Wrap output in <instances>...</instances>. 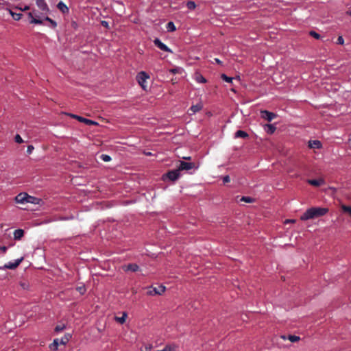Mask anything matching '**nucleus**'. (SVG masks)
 <instances>
[{"label": "nucleus", "instance_id": "1", "mask_svg": "<svg viewBox=\"0 0 351 351\" xmlns=\"http://www.w3.org/2000/svg\"><path fill=\"white\" fill-rule=\"evenodd\" d=\"M328 212L326 208L312 207L306 210V212L300 217L302 221H306L316 217L325 215Z\"/></svg>", "mask_w": 351, "mask_h": 351}, {"label": "nucleus", "instance_id": "2", "mask_svg": "<svg viewBox=\"0 0 351 351\" xmlns=\"http://www.w3.org/2000/svg\"><path fill=\"white\" fill-rule=\"evenodd\" d=\"M36 4L41 11V15L45 16L50 13V9L45 0H36Z\"/></svg>", "mask_w": 351, "mask_h": 351}, {"label": "nucleus", "instance_id": "3", "mask_svg": "<svg viewBox=\"0 0 351 351\" xmlns=\"http://www.w3.org/2000/svg\"><path fill=\"white\" fill-rule=\"evenodd\" d=\"M149 75L144 71H141L138 73L136 76V80L139 85L144 89H146L147 85V80L149 78Z\"/></svg>", "mask_w": 351, "mask_h": 351}, {"label": "nucleus", "instance_id": "4", "mask_svg": "<svg viewBox=\"0 0 351 351\" xmlns=\"http://www.w3.org/2000/svg\"><path fill=\"white\" fill-rule=\"evenodd\" d=\"M166 290V287L163 285H158L156 287H150L149 290L147 292L149 295H161Z\"/></svg>", "mask_w": 351, "mask_h": 351}, {"label": "nucleus", "instance_id": "5", "mask_svg": "<svg viewBox=\"0 0 351 351\" xmlns=\"http://www.w3.org/2000/svg\"><path fill=\"white\" fill-rule=\"evenodd\" d=\"M197 168L194 162H188L185 161H180V165L178 167V170L180 171H189L193 169Z\"/></svg>", "mask_w": 351, "mask_h": 351}, {"label": "nucleus", "instance_id": "6", "mask_svg": "<svg viewBox=\"0 0 351 351\" xmlns=\"http://www.w3.org/2000/svg\"><path fill=\"white\" fill-rule=\"evenodd\" d=\"M28 16L29 18H31L30 23L37 24V25H42L43 23V21L42 19H40V16H38L35 10H33L32 12H29L28 13Z\"/></svg>", "mask_w": 351, "mask_h": 351}, {"label": "nucleus", "instance_id": "7", "mask_svg": "<svg viewBox=\"0 0 351 351\" xmlns=\"http://www.w3.org/2000/svg\"><path fill=\"white\" fill-rule=\"evenodd\" d=\"M261 118L267 120L269 122L271 121L274 119H275L277 117V115L275 113L267 111L266 110L261 111Z\"/></svg>", "mask_w": 351, "mask_h": 351}, {"label": "nucleus", "instance_id": "8", "mask_svg": "<svg viewBox=\"0 0 351 351\" xmlns=\"http://www.w3.org/2000/svg\"><path fill=\"white\" fill-rule=\"evenodd\" d=\"M69 115L72 118H74V119L78 120L80 122L84 123H86L88 125H97V124L95 121H94L93 120L88 119L84 118L82 117L76 115V114H70Z\"/></svg>", "mask_w": 351, "mask_h": 351}, {"label": "nucleus", "instance_id": "9", "mask_svg": "<svg viewBox=\"0 0 351 351\" xmlns=\"http://www.w3.org/2000/svg\"><path fill=\"white\" fill-rule=\"evenodd\" d=\"M154 43L158 48H159L162 51L167 52H172L171 50L166 45L162 43L159 38H155L154 40Z\"/></svg>", "mask_w": 351, "mask_h": 351}, {"label": "nucleus", "instance_id": "10", "mask_svg": "<svg viewBox=\"0 0 351 351\" xmlns=\"http://www.w3.org/2000/svg\"><path fill=\"white\" fill-rule=\"evenodd\" d=\"M166 176L170 180L175 181L180 177V171L178 169L169 171L166 173Z\"/></svg>", "mask_w": 351, "mask_h": 351}, {"label": "nucleus", "instance_id": "11", "mask_svg": "<svg viewBox=\"0 0 351 351\" xmlns=\"http://www.w3.org/2000/svg\"><path fill=\"white\" fill-rule=\"evenodd\" d=\"M122 268L125 271H131L132 272H136L139 270L138 265L135 263H130L126 265H123Z\"/></svg>", "mask_w": 351, "mask_h": 351}, {"label": "nucleus", "instance_id": "12", "mask_svg": "<svg viewBox=\"0 0 351 351\" xmlns=\"http://www.w3.org/2000/svg\"><path fill=\"white\" fill-rule=\"evenodd\" d=\"M23 259V258H21L19 259L16 260L15 262L14 263L10 262L5 264L4 265V267L10 269H14L20 265Z\"/></svg>", "mask_w": 351, "mask_h": 351}, {"label": "nucleus", "instance_id": "13", "mask_svg": "<svg viewBox=\"0 0 351 351\" xmlns=\"http://www.w3.org/2000/svg\"><path fill=\"white\" fill-rule=\"evenodd\" d=\"M27 196L26 193H21L16 196L15 201L16 203L25 204L26 203Z\"/></svg>", "mask_w": 351, "mask_h": 351}, {"label": "nucleus", "instance_id": "14", "mask_svg": "<svg viewBox=\"0 0 351 351\" xmlns=\"http://www.w3.org/2000/svg\"><path fill=\"white\" fill-rule=\"evenodd\" d=\"M307 182L314 186H319L324 184V180L322 178L320 179H312V180H308Z\"/></svg>", "mask_w": 351, "mask_h": 351}, {"label": "nucleus", "instance_id": "15", "mask_svg": "<svg viewBox=\"0 0 351 351\" xmlns=\"http://www.w3.org/2000/svg\"><path fill=\"white\" fill-rule=\"evenodd\" d=\"M57 8L63 14H66V13L69 12V8L62 1L58 2V3L57 4Z\"/></svg>", "mask_w": 351, "mask_h": 351}, {"label": "nucleus", "instance_id": "16", "mask_svg": "<svg viewBox=\"0 0 351 351\" xmlns=\"http://www.w3.org/2000/svg\"><path fill=\"white\" fill-rule=\"evenodd\" d=\"M264 129L267 134H272L276 130V127L273 124H265Z\"/></svg>", "mask_w": 351, "mask_h": 351}, {"label": "nucleus", "instance_id": "17", "mask_svg": "<svg viewBox=\"0 0 351 351\" xmlns=\"http://www.w3.org/2000/svg\"><path fill=\"white\" fill-rule=\"evenodd\" d=\"M308 147L310 148L319 149L322 147V143L319 141H317V140L310 141L308 142Z\"/></svg>", "mask_w": 351, "mask_h": 351}, {"label": "nucleus", "instance_id": "18", "mask_svg": "<svg viewBox=\"0 0 351 351\" xmlns=\"http://www.w3.org/2000/svg\"><path fill=\"white\" fill-rule=\"evenodd\" d=\"M40 201V199L29 195L27 194V199H26V203L38 204Z\"/></svg>", "mask_w": 351, "mask_h": 351}, {"label": "nucleus", "instance_id": "19", "mask_svg": "<svg viewBox=\"0 0 351 351\" xmlns=\"http://www.w3.org/2000/svg\"><path fill=\"white\" fill-rule=\"evenodd\" d=\"M203 108V105L201 103L197 104L195 105H193L189 110L192 111L193 114H195L199 111H200Z\"/></svg>", "mask_w": 351, "mask_h": 351}, {"label": "nucleus", "instance_id": "20", "mask_svg": "<svg viewBox=\"0 0 351 351\" xmlns=\"http://www.w3.org/2000/svg\"><path fill=\"white\" fill-rule=\"evenodd\" d=\"M23 235L24 231L22 229H17L14 232V239L19 240L23 237Z\"/></svg>", "mask_w": 351, "mask_h": 351}, {"label": "nucleus", "instance_id": "21", "mask_svg": "<svg viewBox=\"0 0 351 351\" xmlns=\"http://www.w3.org/2000/svg\"><path fill=\"white\" fill-rule=\"evenodd\" d=\"M71 338V335L69 333H67L64 335V337H62L60 339H59V341L60 344L62 345H66Z\"/></svg>", "mask_w": 351, "mask_h": 351}, {"label": "nucleus", "instance_id": "22", "mask_svg": "<svg viewBox=\"0 0 351 351\" xmlns=\"http://www.w3.org/2000/svg\"><path fill=\"white\" fill-rule=\"evenodd\" d=\"M235 137L236 138H247L248 137V134L247 132L243 130H238L235 133Z\"/></svg>", "mask_w": 351, "mask_h": 351}, {"label": "nucleus", "instance_id": "23", "mask_svg": "<svg viewBox=\"0 0 351 351\" xmlns=\"http://www.w3.org/2000/svg\"><path fill=\"white\" fill-rule=\"evenodd\" d=\"M60 344L59 341V339H55L51 344H50L49 348L52 350H58V346Z\"/></svg>", "mask_w": 351, "mask_h": 351}, {"label": "nucleus", "instance_id": "24", "mask_svg": "<svg viewBox=\"0 0 351 351\" xmlns=\"http://www.w3.org/2000/svg\"><path fill=\"white\" fill-rule=\"evenodd\" d=\"M128 317V315L126 313H123L121 317H116L115 319L117 322L120 324H123L125 322V319Z\"/></svg>", "mask_w": 351, "mask_h": 351}, {"label": "nucleus", "instance_id": "25", "mask_svg": "<svg viewBox=\"0 0 351 351\" xmlns=\"http://www.w3.org/2000/svg\"><path fill=\"white\" fill-rule=\"evenodd\" d=\"M341 208L343 212L348 213L351 217V206L342 204Z\"/></svg>", "mask_w": 351, "mask_h": 351}, {"label": "nucleus", "instance_id": "26", "mask_svg": "<svg viewBox=\"0 0 351 351\" xmlns=\"http://www.w3.org/2000/svg\"><path fill=\"white\" fill-rule=\"evenodd\" d=\"M10 14L12 15V18L15 20V21H19L23 14L21 13H16V12H12L10 10Z\"/></svg>", "mask_w": 351, "mask_h": 351}, {"label": "nucleus", "instance_id": "27", "mask_svg": "<svg viewBox=\"0 0 351 351\" xmlns=\"http://www.w3.org/2000/svg\"><path fill=\"white\" fill-rule=\"evenodd\" d=\"M167 29L168 32H174L176 29V26L172 21H169L167 24Z\"/></svg>", "mask_w": 351, "mask_h": 351}, {"label": "nucleus", "instance_id": "28", "mask_svg": "<svg viewBox=\"0 0 351 351\" xmlns=\"http://www.w3.org/2000/svg\"><path fill=\"white\" fill-rule=\"evenodd\" d=\"M45 16H46L45 17V20L48 21L53 28H55L57 26V23L47 15Z\"/></svg>", "mask_w": 351, "mask_h": 351}, {"label": "nucleus", "instance_id": "29", "mask_svg": "<svg viewBox=\"0 0 351 351\" xmlns=\"http://www.w3.org/2000/svg\"><path fill=\"white\" fill-rule=\"evenodd\" d=\"M195 80L199 83H206V78L202 76V75L197 74L195 77Z\"/></svg>", "mask_w": 351, "mask_h": 351}, {"label": "nucleus", "instance_id": "30", "mask_svg": "<svg viewBox=\"0 0 351 351\" xmlns=\"http://www.w3.org/2000/svg\"><path fill=\"white\" fill-rule=\"evenodd\" d=\"M288 339L291 342H296L300 340V337L296 336V335H289L288 336Z\"/></svg>", "mask_w": 351, "mask_h": 351}, {"label": "nucleus", "instance_id": "31", "mask_svg": "<svg viewBox=\"0 0 351 351\" xmlns=\"http://www.w3.org/2000/svg\"><path fill=\"white\" fill-rule=\"evenodd\" d=\"M221 78L226 82L231 83L232 82L233 78L231 77L227 76L226 74H222L221 75Z\"/></svg>", "mask_w": 351, "mask_h": 351}, {"label": "nucleus", "instance_id": "32", "mask_svg": "<svg viewBox=\"0 0 351 351\" xmlns=\"http://www.w3.org/2000/svg\"><path fill=\"white\" fill-rule=\"evenodd\" d=\"M100 158L104 162H109L111 160V157L107 154H101Z\"/></svg>", "mask_w": 351, "mask_h": 351}, {"label": "nucleus", "instance_id": "33", "mask_svg": "<svg viewBox=\"0 0 351 351\" xmlns=\"http://www.w3.org/2000/svg\"><path fill=\"white\" fill-rule=\"evenodd\" d=\"M241 201L247 202V203H252L254 202V199L250 197H242L241 199Z\"/></svg>", "mask_w": 351, "mask_h": 351}, {"label": "nucleus", "instance_id": "34", "mask_svg": "<svg viewBox=\"0 0 351 351\" xmlns=\"http://www.w3.org/2000/svg\"><path fill=\"white\" fill-rule=\"evenodd\" d=\"M64 328H65L64 324H58L56 326L55 331L58 332L63 330Z\"/></svg>", "mask_w": 351, "mask_h": 351}, {"label": "nucleus", "instance_id": "35", "mask_svg": "<svg viewBox=\"0 0 351 351\" xmlns=\"http://www.w3.org/2000/svg\"><path fill=\"white\" fill-rule=\"evenodd\" d=\"M186 6L189 10H193V9L195 8L196 5H195V2H193V1H188Z\"/></svg>", "mask_w": 351, "mask_h": 351}, {"label": "nucleus", "instance_id": "36", "mask_svg": "<svg viewBox=\"0 0 351 351\" xmlns=\"http://www.w3.org/2000/svg\"><path fill=\"white\" fill-rule=\"evenodd\" d=\"M182 68H180V67H176V68H173V69H170V72L175 74V73H182Z\"/></svg>", "mask_w": 351, "mask_h": 351}, {"label": "nucleus", "instance_id": "37", "mask_svg": "<svg viewBox=\"0 0 351 351\" xmlns=\"http://www.w3.org/2000/svg\"><path fill=\"white\" fill-rule=\"evenodd\" d=\"M76 290L82 295L84 294L86 292V288L84 286L77 287Z\"/></svg>", "mask_w": 351, "mask_h": 351}, {"label": "nucleus", "instance_id": "38", "mask_svg": "<svg viewBox=\"0 0 351 351\" xmlns=\"http://www.w3.org/2000/svg\"><path fill=\"white\" fill-rule=\"evenodd\" d=\"M309 34L311 36H313V38H315V39H319L320 38V35L318 33H317V32H315L314 31H311L309 32Z\"/></svg>", "mask_w": 351, "mask_h": 351}, {"label": "nucleus", "instance_id": "39", "mask_svg": "<svg viewBox=\"0 0 351 351\" xmlns=\"http://www.w3.org/2000/svg\"><path fill=\"white\" fill-rule=\"evenodd\" d=\"M14 141L17 143H23V140L21 138V136L19 134H16L14 137Z\"/></svg>", "mask_w": 351, "mask_h": 351}, {"label": "nucleus", "instance_id": "40", "mask_svg": "<svg viewBox=\"0 0 351 351\" xmlns=\"http://www.w3.org/2000/svg\"><path fill=\"white\" fill-rule=\"evenodd\" d=\"M34 149V147L33 145H28L27 146V153L28 154H30L32 153L33 150Z\"/></svg>", "mask_w": 351, "mask_h": 351}, {"label": "nucleus", "instance_id": "41", "mask_svg": "<svg viewBox=\"0 0 351 351\" xmlns=\"http://www.w3.org/2000/svg\"><path fill=\"white\" fill-rule=\"evenodd\" d=\"M337 43L339 44V45H343L344 43V39L342 36H339L338 38H337Z\"/></svg>", "mask_w": 351, "mask_h": 351}, {"label": "nucleus", "instance_id": "42", "mask_svg": "<svg viewBox=\"0 0 351 351\" xmlns=\"http://www.w3.org/2000/svg\"><path fill=\"white\" fill-rule=\"evenodd\" d=\"M223 183H228L230 182V178L229 176H226L223 178Z\"/></svg>", "mask_w": 351, "mask_h": 351}, {"label": "nucleus", "instance_id": "43", "mask_svg": "<svg viewBox=\"0 0 351 351\" xmlns=\"http://www.w3.org/2000/svg\"><path fill=\"white\" fill-rule=\"evenodd\" d=\"M7 247L6 246H1L0 247V252L1 253H5L6 250H7Z\"/></svg>", "mask_w": 351, "mask_h": 351}, {"label": "nucleus", "instance_id": "44", "mask_svg": "<svg viewBox=\"0 0 351 351\" xmlns=\"http://www.w3.org/2000/svg\"><path fill=\"white\" fill-rule=\"evenodd\" d=\"M101 25H102L103 27H105L106 28L108 27V23L107 21H101Z\"/></svg>", "mask_w": 351, "mask_h": 351}, {"label": "nucleus", "instance_id": "45", "mask_svg": "<svg viewBox=\"0 0 351 351\" xmlns=\"http://www.w3.org/2000/svg\"><path fill=\"white\" fill-rule=\"evenodd\" d=\"M29 8H30V7L29 5H25L23 8H20L19 10L21 11H26V10H29Z\"/></svg>", "mask_w": 351, "mask_h": 351}, {"label": "nucleus", "instance_id": "46", "mask_svg": "<svg viewBox=\"0 0 351 351\" xmlns=\"http://www.w3.org/2000/svg\"><path fill=\"white\" fill-rule=\"evenodd\" d=\"M152 348V345L149 344L145 346V351H150V350Z\"/></svg>", "mask_w": 351, "mask_h": 351}, {"label": "nucleus", "instance_id": "47", "mask_svg": "<svg viewBox=\"0 0 351 351\" xmlns=\"http://www.w3.org/2000/svg\"><path fill=\"white\" fill-rule=\"evenodd\" d=\"M215 61L216 63H217L219 64H221L222 63V62L219 59H218V58H215Z\"/></svg>", "mask_w": 351, "mask_h": 351}, {"label": "nucleus", "instance_id": "48", "mask_svg": "<svg viewBox=\"0 0 351 351\" xmlns=\"http://www.w3.org/2000/svg\"><path fill=\"white\" fill-rule=\"evenodd\" d=\"M289 222L293 223V222H295V220L294 219H287L285 221V223H289Z\"/></svg>", "mask_w": 351, "mask_h": 351}, {"label": "nucleus", "instance_id": "49", "mask_svg": "<svg viewBox=\"0 0 351 351\" xmlns=\"http://www.w3.org/2000/svg\"><path fill=\"white\" fill-rule=\"evenodd\" d=\"M21 285L22 286V287H23V289H26V288H27V285H26L25 283H21Z\"/></svg>", "mask_w": 351, "mask_h": 351}, {"label": "nucleus", "instance_id": "50", "mask_svg": "<svg viewBox=\"0 0 351 351\" xmlns=\"http://www.w3.org/2000/svg\"><path fill=\"white\" fill-rule=\"evenodd\" d=\"M184 160H190L191 159V157H184L183 158Z\"/></svg>", "mask_w": 351, "mask_h": 351}, {"label": "nucleus", "instance_id": "51", "mask_svg": "<svg viewBox=\"0 0 351 351\" xmlns=\"http://www.w3.org/2000/svg\"><path fill=\"white\" fill-rule=\"evenodd\" d=\"M346 13L347 14L351 16V11H347Z\"/></svg>", "mask_w": 351, "mask_h": 351}, {"label": "nucleus", "instance_id": "52", "mask_svg": "<svg viewBox=\"0 0 351 351\" xmlns=\"http://www.w3.org/2000/svg\"><path fill=\"white\" fill-rule=\"evenodd\" d=\"M145 154L147 155V156H150V155H152V153L147 152V153H145Z\"/></svg>", "mask_w": 351, "mask_h": 351}]
</instances>
